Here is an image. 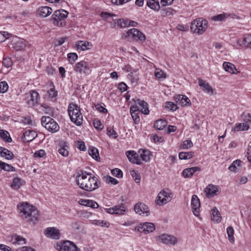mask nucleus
Here are the masks:
<instances>
[{
	"label": "nucleus",
	"instance_id": "423d86ee",
	"mask_svg": "<svg viewBox=\"0 0 251 251\" xmlns=\"http://www.w3.org/2000/svg\"><path fill=\"white\" fill-rule=\"evenodd\" d=\"M130 37L134 40H140L141 42L144 41L146 39L145 36L142 32L134 28L128 30L125 33H123L122 36L123 39L128 40Z\"/></svg>",
	"mask_w": 251,
	"mask_h": 251
},
{
	"label": "nucleus",
	"instance_id": "c756f323",
	"mask_svg": "<svg viewBox=\"0 0 251 251\" xmlns=\"http://www.w3.org/2000/svg\"><path fill=\"white\" fill-rule=\"evenodd\" d=\"M167 125V121L165 120L159 119L156 121L154 126L158 130H162Z\"/></svg>",
	"mask_w": 251,
	"mask_h": 251
},
{
	"label": "nucleus",
	"instance_id": "4c0bfd02",
	"mask_svg": "<svg viewBox=\"0 0 251 251\" xmlns=\"http://www.w3.org/2000/svg\"><path fill=\"white\" fill-rule=\"evenodd\" d=\"M249 128V125L247 124V123H239L237 124L234 128V130L235 131H244L247 130Z\"/></svg>",
	"mask_w": 251,
	"mask_h": 251
},
{
	"label": "nucleus",
	"instance_id": "5fc2aeb1",
	"mask_svg": "<svg viewBox=\"0 0 251 251\" xmlns=\"http://www.w3.org/2000/svg\"><path fill=\"white\" fill-rule=\"evenodd\" d=\"M8 89V85L6 82L2 81L0 82V93H5Z\"/></svg>",
	"mask_w": 251,
	"mask_h": 251
},
{
	"label": "nucleus",
	"instance_id": "052dcab7",
	"mask_svg": "<svg viewBox=\"0 0 251 251\" xmlns=\"http://www.w3.org/2000/svg\"><path fill=\"white\" fill-rule=\"evenodd\" d=\"M166 107L173 111H176L178 109L177 105L172 101L168 102Z\"/></svg>",
	"mask_w": 251,
	"mask_h": 251
},
{
	"label": "nucleus",
	"instance_id": "5701e85b",
	"mask_svg": "<svg viewBox=\"0 0 251 251\" xmlns=\"http://www.w3.org/2000/svg\"><path fill=\"white\" fill-rule=\"evenodd\" d=\"M223 67L226 71L232 74H236L238 72L237 71L235 66L230 62H224Z\"/></svg>",
	"mask_w": 251,
	"mask_h": 251
},
{
	"label": "nucleus",
	"instance_id": "a878e982",
	"mask_svg": "<svg viewBox=\"0 0 251 251\" xmlns=\"http://www.w3.org/2000/svg\"><path fill=\"white\" fill-rule=\"evenodd\" d=\"M0 155L2 157H5L8 160L12 159L14 157L13 153L11 151L1 147H0Z\"/></svg>",
	"mask_w": 251,
	"mask_h": 251
},
{
	"label": "nucleus",
	"instance_id": "de8ad7c7",
	"mask_svg": "<svg viewBox=\"0 0 251 251\" xmlns=\"http://www.w3.org/2000/svg\"><path fill=\"white\" fill-rule=\"evenodd\" d=\"M12 36V34L6 31L0 32V42L4 41L6 39H8Z\"/></svg>",
	"mask_w": 251,
	"mask_h": 251
},
{
	"label": "nucleus",
	"instance_id": "dca6fc26",
	"mask_svg": "<svg viewBox=\"0 0 251 251\" xmlns=\"http://www.w3.org/2000/svg\"><path fill=\"white\" fill-rule=\"evenodd\" d=\"M158 238L163 243L168 245H174L177 242V238L176 237L167 234H163L159 236Z\"/></svg>",
	"mask_w": 251,
	"mask_h": 251
},
{
	"label": "nucleus",
	"instance_id": "aec40b11",
	"mask_svg": "<svg viewBox=\"0 0 251 251\" xmlns=\"http://www.w3.org/2000/svg\"><path fill=\"white\" fill-rule=\"evenodd\" d=\"M126 155L129 161L132 163L140 165L142 162L139 158L138 154L134 151H128L126 152Z\"/></svg>",
	"mask_w": 251,
	"mask_h": 251
},
{
	"label": "nucleus",
	"instance_id": "9b49d317",
	"mask_svg": "<svg viewBox=\"0 0 251 251\" xmlns=\"http://www.w3.org/2000/svg\"><path fill=\"white\" fill-rule=\"evenodd\" d=\"M89 64L85 61H81L77 62L74 67V70L79 74L88 75L90 71Z\"/></svg>",
	"mask_w": 251,
	"mask_h": 251
},
{
	"label": "nucleus",
	"instance_id": "cd10ccee",
	"mask_svg": "<svg viewBox=\"0 0 251 251\" xmlns=\"http://www.w3.org/2000/svg\"><path fill=\"white\" fill-rule=\"evenodd\" d=\"M24 137L25 139L27 141H31L35 139L37 136V133L32 130H26L25 132L24 133Z\"/></svg>",
	"mask_w": 251,
	"mask_h": 251
},
{
	"label": "nucleus",
	"instance_id": "f03ea898",
	"mask_svg": "<svg viewBox=\"0 0 251 251\" xmlns=\"http://www.w3.org/2000/svg\"><path fill=\"white\" fill-rule=\"evenodd\" d=\"M23 218L29 223L35 224L39 218V212L36 208L27 203H23L18 206Z\"/></svg>",
	"mask_w": 251,
	"mask_h": 251
},
{
	"label": "nucleus",
	"instance_id": "69168bd1",
	"mask_svg": "<svg viewBox=\"0 0 251 251\" xmlns=\"http://www.w3.org/2000/svg\"><path fill=\"white\" fill-rule=\"evenodd\" d=\"M45 155V151L43 150L36 151L34 154V157H43Z\"/></svg>",
	"mask_w": 251,
	"mask_h": 251
},
{
	"label": "nucleus",
	"instance_id": "c03bdc74",
	"mask_svg": "<svg viewBox=\"0 0 251 251\" xmlns=\"http://www.w3.org/2000/svg\"><path fill=\"white\" fill-rule=\"evenodd\" d=\"M227 234L229 240L230 242L234 241V238L233 237L234 229L232 226H228L226 229Z\"/></svg>",
	"mask_w": 251,
	"mask_h": 251
},
{
	"label": "nucleus",
	"instance_id": "6ab92c4d",
	"mask_svg": "<svg viewBox=\"0 0 251 251\" xmlns=\"http://www.w3.org/2000/svg\"><path fill=\"white\" fill-rule=\"evenodd\" d=\"M45 233L47 237L54 239H58L60 237L59 230L54 227L47 228L45 231Z\"/></svg>",
	"mask_w": 251,
	"mask_h": 251
},
{
	"label": "nucleus",
	"instance_id": "c9c22d12",
	"mask_svg": "<svg viewBox=\"0 0 251 251\" xmlns=\"http://www.w3.org/2000/svg\"><path fill=\"white\" fill-rule=\"evenodd\" d=\"M92 44H90L88 42L79 41L77 45L78 49H80L82 50H89L92 47Z\"/></svg>",
	"mask_w": 251,
	"mask_h": 251
},
{
	"label": "nucleus",
	"instance_id": "0eeeda50",
	"mask_svg": "<svg viewBox=\"0 0 251 251\" xmlns=\"http://www.w3.org/2000/svg\"><path fill=\"white\" fill-rule=\"evenodd\" d=\"M41 124L47 130L52 132H56L59 129L57 123L49 116H43Z\"/></svg>",
	"mask_w": 251,
	"mask_h": 251
},
{
	"label": "nucleus",
	"instance_id": "6e6552de",
	"mask_svg": "<svg viewBox=\"0 0 251 251\" xmlns=\"http://www.w3.org/2000/svg\"><path fill=\"white\" fill-rule=\"evenodd\" d=\"M136 102L138 105H131L130 108V113H135L139 112L140 108L142 113L144 114L148 115L149 113V110L148 107V103L143 100L137 99Z\"/></svg>",
	"mask_w": 251,
	"mask_h": 251
},
{
	"label": "nucleus",
	"instance_id": "bf43d9fd",
	"mask_svg": "<svg viewBox=\"0 0 251 251\" xmlns=\"http://www.w3.org/2000/svg\"><path fill=\"white\" fill-rule=\"evenodd\" d=\"M93 125L94 127L98 129L102 130L103 128V126L100 121L95 120L93 121Z\"/></svg>",
	"mask_w": 251,
	"mask_h": 251
},
{
	"label": "nucleus",
	"instance_id": "c85d7f7f",
	"mask_svg": "<svg viewBox=\"0 0 251 251\" xmlns=\"http://www.w3.org/2000/svg\"><path fill=\"white\" fill-rule=\"evenodd\" d=\"M57 96V92L55 91L53 87V88H51L47 91V94H46V97L49 100L54 101Z\"/></svg>",
	"mask_w": 251,
	"mask_h": 251
},
{
	"label": "nucleus",
	"instance_id": "393cba45",
	"mask_svg": "<svg viewBox=\"0 0 251 251\" xmlns=\"http://www.w3.org/2000/svg\"><path fill=\"white\" fill-rule=\"evenodd\" d=\"M198 81L200 86L203 88V91L206 92L210 95L213 94V90L208 83H206L205 81L201 79H199Z\"/></svg>",
	"mask_w": 251,
	"mask_h": 251
},
{
	"label": "nucleus",
	"instance_id": "37998d69",
	"mask_svg": "<svg viewBox=\"0 0 251 251\" xmlns=\"http://www.w3.org/2000/svg\"><path fill=\"white\" fill-rule=\"evenodd\" d=\"M193 146V143L190 140L184 141L180 145V147L182 149H187Z\"/></svg>",
	"mask_w": 251,
	"mask_h": 251
},
{
	"label": "nucleus",
	"instance_id": "ea45409f",
	"mask_svg": "<svg viewBox=\"0 0 251 251\" xmlns=\"http://www.w3.org/2000/svg\"><path fill=\"white\" fill-rule=\"evenodd\" d=\"M193 156V152H181L179 153L178 157L180 159H189Z\"/></svg>",
	"mask_w": 251,
	"mask_h": 251
},
{
	"label": "nucleus",
	"instance_id": "6e6d98bb",
	"mask_svg": "<svg viewBox=\"0 0 251 251\" xmlns=\"http://www.w3.org/2000/svg\"><path fill=\"white\" fill-rule=\"evenodd\" d=\"M2 64L6 68H10L12 65V61L10 58H4L2 61Z\"/></svg>",
	"mask_w": 251,
	"mask_h": 251
},
{
	"label": "nucleus",
	"instance_id": "e2e57ef3",
	"mask_svg": "<svg viewBox=\"0 0 251 251\" xmlns=\"http://www.w3.org/2000/svg\"><path fill=\"white\" fill-rule=\"evenodd\" d=\"M67 39V37H62L55 40L54 42L55 46H61Z\"/></svg>",
	"mask_w": 251,
	"mask_h": 251
},
{
	"label": "nucleus",
	"instance_id": "a19ab883",
	"mask_svg": "<svg viewBox=\"0 0 251 251\" xmlns=\"http://www.w3.org/2000/svg\"><path fill=\"white\" fill-rule=\"evenodd\" d=\"M229 15L226 13L220 14L212 17V19L215 21H225Z\"/></svg>",
	"mask_w": 251,
	"mask_h": 251
},
{
	"label": "nucleus",
	"instance_id": "1a4fd4ad",
	"mask_svg": "<svg viewBox=\"0 0 251 251\" xmlns=\"http://www.w3.org/2000/svg\"><path fill=\"white\" fill-rule=\"evenodd\" d=\"M40 99L39 95L36 91H31L25 94L26 103L28 107H32L38 103Z\"/></svg>",
	"mask_w": 251,
	"mask_h": 251
},
{
	"label": "nucleus",
	"instance_id": "39448f33",
	"mask_svg": "<svg viewBox=\"0 0 251 251\" xmlns=\"http://www.w3.org/2000/svg\"><path fill=\"white\" fill-rule=\"evenodd\" d=\"M68 12L64 10L60 9L56 10L52 16L51 20L54 25L64 26L66 25L65 19L67 18Z\"/></svg>",
	"mask_w": 251,
	"mask_h": 251
},
{
	"label": "nucleus",
	"instance_id": "412c9836",
	"mask_svg": "<svg viewBox=\"0 0 251 251\" xmlns=\"http://www.w3.org/2000/svg\"><path fill=\"white\" fill-rule=\"evenodd\" d=\"M174 98L176 102L182 106H189L191 104L190 100L184 95H178Z\"/></svg>",
	"mask_w": 251,
	"mask_h": 251
},
{
	"label": "nucleus",
	"instance_id": "3c124183",
	"mask_svg": "<svg viewBox=\"0 0 251 251\" xmlns=\"http://www.w3.org/2000/svg\"><path fill=\"white\" fill-rule=\"evenodd\" d=\"M3 170L6 171H15V169L14 167L12 166L11 165L3 162L1 166V170Z\"/></svg>",
	"mask_w": 251,
	"mask_h": 251
},
{
	"label": "nucleus",
	"instance_id": "a18cd8bd",
	"mask_svg": "<svg viewBox=\"0 0 251 251\" xmlns=\"http://www.w3.org/2000/svg\"><path fill=\"white\" fill-rule=\"evenodd\" d=\"M130 173L132 177L134 179L135 182L139 183L141 180L140 175L134 170L130 171Z\"/></svg>",
	"mask_w": 251,
	"mask_h": 251
},
{
	"label": "nucleus",
	"instance_id": "774afa93",
	"mask_svg": "<svg viewBox=\"0 0 251 251\" xmlns=\"http://www.w3.org/2000/svg\"><path fill=\"white\" fill-rule=\"evenodd\" d=\"M77 146L80 151H85L86 149L84 142L81 141H78Z\"/></svg>",
	"mask_w": 251,
	"mask_h": 251
},
{
	"label": "nucleus",
	"instance_id": "ddd939ff",
	"mask_svg": "<svg viewBox=\"0 0 251 251\" xmlns=\"http://www.w3.org/2000/svg\"><path fill=\"white\" fill-rule=\"evenodd\" d=\"M135 212L140 215L149 216L150 214L149 207L143 202L136 203L134 207Z\"/></svg>",
	"mask_w": 251,
	"mask_h": 251
},
{
	"label": "nucleus",
	"instance_id": "a211bd4d",
	"mask_svg": "<svg viewBox=\"0 0 251 251\" xmlns=\"http://www.w3.org/2000/svg\"><path fill=\"white\" fill-rule=\"evenodd\" d=\"M11 45H12V48L17 50H20L25 48L26 41L23 39L16 37L12 40Z\"/></svg>",
	"mask_w": 251,
	"mask_h": 251
},
{
	"label": "nucleus",
	"instance_id": "680f3d73",
	"mask_svg": "<svg viewBox=\"0 0 251 251\" xmlns=\"http://www.w3.org/2000/svg\"><path fill=\"white\" fill-rule=\"evenodd\" d=\"M244 41L246 43V48L251 49V34H248L244 37Z\"/></svg>",
	"mask_w": 251,
	"mask_h": 251
},
{
	"label": "nucleus",
	"instance_id": "13d9d810",
	"mask_svg": "<svg viewBox=\"0 0 251 251\" xmlns=\"http://www.w3.org/2000/svg\"><path fill=\"white\" fill-rule=\"evenodd\" d=\"M68 58L71 63L74 62L78 58L77 55L76 53H69L68 54Z\"/></svg>",
	"mask_w": 251,
	"mask_h": 251
},
{
	"label": "nucleus",
	"instance_id": "7c9ffc66",
	"mask_svg": "<svg viewBox=\"0 0 251 251\" xmlns=\"http://www.w3.org/2000/svg\"><path fill=\"white\" fill-rule=\"evenodd\" d=\"M139 153H140V156L142 160L147 162L150 160L151 152L149 151L140 150Z\"/></svg>",
	"mask_w": 251,
	"mask_h": 251
},
{
	"label": "nucleus",
	"instance_id": "338daca9",
	"mask_svg": "<svg viewBox=\"0 0 251 251\" xmlns=\"http://www.w3.org/2000/svg\"><path fill=\"white\" fill-rule=\"evenodd\" d=\"M87 206L93 208H97L99 207V204L96 201L89 200Z\"/></svg>",
	"mask_w": 251,
	"mask_h": 251
},
{
	"label": "nucleus",
	"instance_id": "473e14b6",
	"mask_svg": "<svg viewBox=\"0 0 251 251\" xmlns=\"http://www.w3.org/2000/svg\"><path fill=\"white\" fill-rule=\"evenodd\" d=\"M147 5L154 10L158 11L160 8L158 1L155 0H147Z\"/></svg>",
	"mask_w": 251,
	"mask_h": 251
},
{
	"label": "nucleus",
	"instance_id": "b1692460",
	"mask_svg": "<svg viewBox=\"0 0 251 251\" xmlns=\"http://www.w3.org/2000/svg\"><path fill=\"white\" fill-rule=\"evenodd\" d=\"M201 168L199 167H194L185 169L182 172V175L185 177H191L195 172L200 171Z\"/></svg>",
	"mask_w": 251,
	"mask_h": 251
},
{
	"label": "nucleus",
	"instance_id": "f704fd0d",
	"mask_svg": "<svg viewBox=\"0 0 251 251\" xmlns=\"http://www.w3.org/2000/svg\"><path fill=\"white\" fill-rule=\"evenodd\" d=\"M130 20L127 19H121L117 21L118 25L121 28H125L130 26Z\"/></svg>",
	"mask_w": 251,
	"mask_h": 251
},
{
	"label": "nucleus",
	"instance_id": "20e7f679",
	"mask_svg": "<svg viewBox=\"0 0 251 251\" xmlns=\"http://www.w3.org/2000/svg\"><path fill=\"white\" fill-rule=\"evenodd\" d=\"M207 27V21L202 18L194 20L191 23V30L198 34H203Z\"/></svg>",
	"mask_w": 251,
	"mask_h": 251
},
{
	"label": "nucleus",
	"instance_id": "e433bc0d",
	"mask_svg": "<svg viewBox=\"0 0 251 251\" xmlns=\"http://www.w3.org/2000/svg\"><path fill=\"white\" fill-rule=\"evenodd\" d=\"M21 181V179L19 177L14 178L11 184V187L14 190H18L22 185Z\"/></svg>",
	"mask_w": 251,
	"mask_h": 251
},
{
	"label": "nucleus",
	"instance_id": "f257e3e1",
	"mask_svg": "<svg viewBox=\"0 0 251 251\" xmlns=\"http://www.w3.org/2000/svg\"><path fill=\"white\" fill-rule=\"evenodd\" d=\"M79 187L86 191L91 192L98 189L100 186V182L98 178L93 176L91 173L81 171L78 173L76 179Z\"/></svg>",
	"mask_w": 251,
	"mask_h": 251
},
{
	"label": "nucleus",
	"instance_id": "f3484780",
	"mask_svg": "<svg viewBox=\"0 0 251 251\" xmlns=\"http://www.w3.org/2000/svg\"><path fill=\"white\" fill-rule=\"evenodd\" d=\"M200 205V201L198 197L196 195H193L191 200V206L192 211L196 216L199 215Z\"/></svg>",
	"mask_w": 251,
	"mask_h": 251
},
{
	"label": "nucleus",
	"instance_id": "09e8293b",
	"mask_svg": "<svg viewBox=\"0 0 251 251\" xmlns=\"http://www.w3.org/2000/svg\"><path fill=\"white\" fill-rule=\"evenodd\" d=\"M104 180L107 183H111L113 185L117 184L119 182V181L116 179L110 176H105Z\"/></svg>",
	"mask_w": 251,
	"mask_h": 251
},
{
	"label": "nucleus",
	"instance_id": "4468645a",
	"mask_svg": "<svg viewBox=\"0 0 251 251\" xmlns=\"http://www.w3.org/2000/svg\"><path fill=\"white\" fill-rule=\"evenodd\" d=\"M126 209L124 204L117 205L109 208H105V211L108 213L116 215H124Z\"/></svg>",
	"mask_w": 251,
	"mask_h": 251
},
{
	"label": "nucleus",
	"instance_id": "72a5a7b5",
	"mask_svg": "<svg viewBox=\"0 0 251 251\" xmlns=\"http://www.w3.org/2000/svg\"><path fill=\"white\" fill-rule=\"evenodd\" d=\"M89 154L97 161L100 159L98 150L96 148L91 147L89 149Z\"/></svg>",
	"mask_w": 251,
	"mask_h": 251
},
{
	"label": "nucleus",
	"instance_id": "4be33fe9",
	"mask_svg": "<svg viewBox=\"0 0 251 251\" xmlns=\"http://www.w3.org/2000/svg\"><path fill=\"white\" fill-rule=\"evenodd\" d=\"M220 192V189L218 186L209 184L205 189V192L208 196H213L217 195Z\"/></svg>",
	"mask_w": 251,
	"mask_h": 251
},
{
	"label": "nucleus",
	"instance_id": "7ed1b4c3",
	"mask_svg": "<svg viewBox=\"0 0 251 251\" xmlns=\"http://www.w3.org/2000/svg\"><path fill=\"white\" fill-rule=\"evenodd\" d=\"M71 120L77 126H80L83 121V117L80 108L76 104L71 103L68 108Z\"/></svg>",
	"mask_w": 251,
	"mask_h": 251
},
{
	"label": "nucleus",
	"instance_id": "f8f14e48",
	"mask_svg": "<svg viewBox=\"0 0 251 251\" xmlns=\"http://www.w3.org/2000/svg\"><path fill=\"white\" fill-rule=\"evenodd\" d=\"M135 230L139 232L148 234L155 230V226L151 223H141L139 226L135 227Z\"/></svg>",
	"mask_w": 251,
	"mask_h": 251
},
{
	"label": "nucleus",
	"instance_id": "4d7b16f0",
	"mask_svg": "<svg viewBox=\"0 0 251 251\" xmlns=\"http://www.w3.org/2000/svg\"><path fill=\"white\" fill-rule=\"evenodd\" d=\"M14 244H18L19 245H24L25 244V239L20 236H16L15 237V241L13 243Z\"/></svg>",
	"mask_w": 251,
	"mask_h": 251
},
{
	"label": "nucleus",
	"instance_id": "9d476101",
	"mask_svg": "<svg viewBox=\"0 0 251 251\" xmlns=\"http://www.w3.org/2000/svg\"><path fill=\"white\" fill-rule=\"evenodd\" d=\"M59 251H80V249L72 242L65 241L60 245H57Z\"/></svg>",
	"mask_w": 251,
	"mask_h": 251
},
{
	"label": "nucleus",
	"instance_id": "0e129e2a",
	"mask_svg": "<svg viewBox=\"0 0 251 251\" xmlns=\"http://www.w3.org/2000/svg\"><path fill=\"white\" fill-rule=\"evenodd\" d=\"M95 107L97 110L99 111L100 112L103 113H106L107 112V110L106 108H105L103 106H102L100 104H95Z\"/></svg>",
	"mask_w": 251,
	"mask_h": 251
},
{
	"label": "nucleus",
	"instance_id": "2eb2a0df",
	"mask_svg": "<svg viewBox=\"0 0 251 251\" xmlns=\"http://www.w3.org/2000/svg\"><path fill=\"white\" fill-rule=\"evenodd\" d=\"M171 199L169 193L163 190L158 194L156 202L158 205H162L169 202Z\"/></svg>",
	"mask_w": 251,
	"mask_h": 251
},
{
	"label": "nucleus",
	"instance_id": "58836bf2",
	"mask_svg": "<svg viewBox=\"0 0 251 251\" xmlns=\"http://www.w3.org/2000/svg\"><path fill=\"white\" fill-rule=\"evenodd\" d=\"M0 137L7 142L10 143L12 141L9 133L4 130H0Z\"/></svg>",
	"mask_w": 251,
	"mask_h": 251
},
{
	"label": "nucleus",
	"instance_id": "bb28decb",
	"mask_svg": "<svg viewBox=\"0 0 251 251\" xmlns=\"http://www.w3.org/2000/svg\"><path fill=\"white\" fill-rule=\"evenodd\" d=\"M211 220L217 223L220 222L222 219V217L217 208H214L211 210Z\"/></svg>",
	"mask_w": 251,
	"mask_h": 251
},
{
	"label": "nucleus",
	"instance_id": "79ce46f5",
	"mask_svg": "<svg viewBox=\"0 0 251 251\" xmlns=\"http://www.w3.org/2000/svg\"><path fill=\"white\" fill-rule=\"evenodd\" d=\"M176 11L170 7H165L161 10L163 16H169L173 15Z\"/></svg>",
	"mask_w": 251,
	"mask_h": 251
},
{
	"label": "nucleus",
	"instance_id": "864d4df0",
	"mask_svg": "<svg viewBox=\"0 0 251 251\" xmlns=\"http://www.w3.org/2000/svg\"><path fill=\"white\" fill-rule=\"evenodd\" d=\"M111 172L112 175L118 178H121L123 177V172L120 169L118 168H115L112 170Z\"/></svg>",
	"mask_w": 251,
	"mask_h": 251
},
{
	"label": "nucleus",
	"instance_id": "49530a36",
	"mask_svg": "<svg viewBox=\"0 0 251 251\" xmlns=\"http://www.w3.org/2000/svg\"><path fill=\"white\" fill-rule=\"evenodd\" d=\"M154 75L158 78H165L166 77V73L160 69H155Z\"/></svg>",
	"mask_w": 251,
	"mask_h": 251
},
{
	"label": "nucleus",
	"instance_id": "603ef678",
	"mask_svg": "<svg viewBox=\"0 0 251 251\" xmlns=\"http://www.w3.org/2000/svg\"><path fill=\"white\" fill-rule=\"evenodd\" d=\"M58 152L63 156H67L69 154V151L64 145L60 146V148L58 149Z\"/></svg>",
	"mask_w": 251,
	"mask_h": 251
},
{
	"label": "nucleus",
	"instance_id": "2f4dec72",
	"mask_svg": "<svg viewBox=\"0 0 251 251\" xmlns=\"http://www.w3.org/2000/svg\"><path fill=\"white\" fill-rule=\"evenodd\" d=\"M40 15L43 17H46L50 15L52 12V9L48 6L41 7L40 9Z\"/></svg>",
	"mask_w": 251,
	"mask_h": 251
},
{
	"label": "nucleus",
	"instance_id": "8fccbe9b",
	"mask_svg": "<svg viewBox=\"0 0 251 251\" xmlns=\"http://www.w3.org/2000/svg\"><path fill=\"white\" fill-rule=\"evenodd\" d=\"M107 134L110 137H112L113 138H116L118 137V134L116 131L112 127H108L107 128Z\"/></svg>",
	"mask_w": 251,
	"mask_h": 251
}]
</instances>
